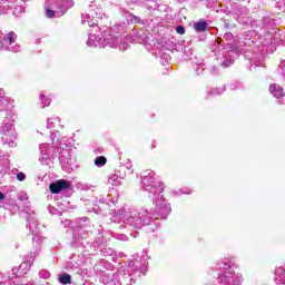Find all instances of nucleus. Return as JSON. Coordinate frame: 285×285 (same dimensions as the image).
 Segmentation results:
<instances>
[{"mask_svg": "<svg viewBox=\"0 0 285 285\" xmlns=\"http://www.w3.org/2000/svg\"><path fill=\"white\" fill-rule=\"evenodd\" d=\"M142 189L153 197L154 208L149 209H120L112 217L111 222L120 224L124 228L141 230L144 226L150 225L153 219H166L170 215V204L164 199V184L157 181L155 171L146 170L142 176Z\"/></svg>", "mask_w": 285, "mask_h": 285, "instance_id": "nucleus-1", "label": "nucleus"}, {"mask_svg": "<svg viewBox=\"0 0 285 285\" xmlns=\"http://www.w3.org/2000/svg\"><path fill=\"white\" fill-rule=\"evenodd\" d=\"M89 48H117L120 51L128 50V42L121 35L104 32L101 38L97 33H90L87 40Z\"/></svg>", "mask_w": 285, "mask_h": 285, "instance_id": "nucleus-2", "label": "nucleus"}, {"mask_svg": "<svg viewBox=\"0 0 285 285\" xmlns=\"http://www.w3.org/2000/svg\"><path fill=\"white\" fill-rule=\"evenodd\" d=\"M75 6L72 0H46L45 10L48 19L63 17Z\"/></svg>", "mask_w": 285, "mask_h": 285, "instance_id": "nucleus-3", "label": "nucleus"}, {"mask_svg": "<svg viewBox=\"0 0 285 285\" xmlns=\"http://www.w3.org/2000/svg\"><path fill=\"white\" fill-rule=\"evenodd\" d=\"M0 127L1 139L7 146H14L17 134L14 132V118L8 114Z\"/></svg>", "mask_w": 285, "mask_h": 285, "instance_id": "nucleus-4", "label": "nucleus"}, {"mask_svg": "<svg viewBox=\"0 0 285 285\" xmlns=\"http://www.w3.org/2000/svg\"><path fill=\"white\" fill-rule=\"evenodd\" d=\"M104 18V10L97 4H90L85 13L81 14V23H88L89 28H97L99 19Z\"/></svg>", "mask_w": 285, "mask_h": 285, "instance_id": "nucleus-5", "label": "nucleus"}, {"mask_svg": "<svg viewBox=\"0 0 285 285\" xmlns=\"http://www.w3.org/2000/svg\"><path fill=\"white\" fill-rule=\"evenodd\" d=\"M0 50L21 52V46L17 45V33L14 31H10L7 35L0 31Z\"/></svg>", "mask_w": 285, "mask_h": 285, "instance_id": "nucleus-6", "label": "nucleus"}, {"mask_svg": "<svg viewBox=\"0 0 285 285\" xmlns=\"http://www.w3.org/2000/svg\"><path fill=\"white\" fill-rule=\"evenodd\" d=\"M130 168H132V165L130 163H128L127 165H121L118 170H115L108 176V186H121V180L124 179L121 173H125L126 169L130 170Z\"/></svg>", "mask_w": 285, "mask_h": 285, "instance_id": "nucleus-7", "label": "nucleus"}, {"mask_svg": "<svg viewBox=\"0 0 285 285\" xmlns=\"http://www.w3.org/2000/svg\"><path fill=\"white\" fill-rule=\"evenodd\" d=\"M218 282L223 285H240L242 284V275L233 274V272H227V273L220 274L218 276Z\"/></svg>", "mask_w": 285, "mask_h": 285, "instance_id": "nucleus-8", "label": "nucleus"}, {"mask_svg": "<svg viewBox=\"0 0 285 285\" xmlns=\"http://www.w3.org/2000/svg\"><path fill=\"white\" fill-rule=\"evenodd\" d=\"M72 188V184L70 181L60 179L56 183L50 184L49 190L53 195H59V193H62V190H70Z\"/></svg>", "mask_w": 285, "mask_h": 285, "instance_id": "nucleus-9", "label": "nucleus"}, {"mask_svg": "<svg viewBox=\"0 0 285 285\" xmlns=\"http://www.w3.org/2000/svg\"><path fill=\"white\" fill-rule=\"evenodd\" d=\"M86 237H88V233L86 232V229L79 226L73 227V235H72L73 242L71 243L72 246H79V244H81V242H83Z\"/></svg>", "mask_w": 285, "mask_h": 285, "instance_id": "nucleus-10", "label": "nucleus"}, {"mask_svg": "<svg viewBox=\"0 0 285 285\" xmlns=\"http://www.w3.org/2000/svg\"><path fill=\"white\" fill-rule=\"evenodd\" d=\"M39 150L41 157L39 158V161L42 166H48L50 164V146L48 144H40Z\"/></svg>", "mask_w": 285, "mask_h": 285, "instance_id": "nucleus-11", "label": "nucleus"}, {"mask_svg": "<svg viewBox=\"0 0 285 285\" xmlns=\"http://www.w3.org/2000/svg\"><path fill=\"white\" fill-rule=\"evenodd\" d=\"M269 94L275 97V99H282V97H285L284 87L272 83L268 89Z\"/></svg>", "mask_w": 285, "mask_h": 285, "instance_id": "nucleus-12", "label": "nucleus"}, {"mask_svg": "<svg viewBox=\"0 0 285 285\" xmlns=\"http://www.w3.org/2000/svg\"><path fill=\"white\" fill-rule=\"evenodd\" d=\"M0 107L1 108H14V100L6 96V91L0 89Z\"/></svg>", "mask_w": 285, "mask_h": 285, "instance_id": "nucleus-13", "label": "nucleus"}, {"mask_svg": "<svg viewBox=\"0 0 285 285\" xmlns=\"http://www.w3.org/2000/svg\"><path fill=\"white\" fill-rule=\"evenodd\" d=\"M35 257H37V254H36V253H30L29 255H27V256L24 257L23 263L20 264L19 269H20V271H21V269H22V271H23V269L30 271V266H32V262H35Z\"/></svg>", "mask_w": 285, "mask_h": 285, "instance_id": "nucleus-14", "label": "nucleus"}, {"mask_svg": "<svg viewBox=\"0 0 285 285\" xmlns=\"http://www.w3.org/2000/svg\"><path fill=\"white\" fill-rule=\"evenodd\" d=\"M218 63H219V66H223L224 68H228V66H230L232 63H235V58H233V55L230 52H228L225 56L224 60L218 58Z\"/></svg>", "mask_w": 285, "mask_h": 285, "instance_id": "nucleus-15", "label": "nucleus"}, {"mask_svg": "<svg viewBox=\"0 0 285 285\" xmlns=\"http://www.w3.org/2000/svg\"><path fill=\"white\" fill-rule=\"evenodd\" d=\"M275 282L276 284H285V268L284 267H278L275 271Z\"/></svg>", "mask_w": 285, "mask_h": 285, "instance_id": "nucleus-16", "label": "nucleus"}, {"mask_svg": "<svg viewBox=\"0 0 285 285\" xmlns=\"http://www.w3.org/2000/svg\"><path fill=\"white\" fill-rule=\"evenodd\" d=\"M210 97H217L218 95H224L226 92V86L217 87V88H209L207 90Z\"/></svg>", "mask_w": 285, "mask_h": 285, "instance_id": "nucleus-17", "label": "nucleus"}, {"mask_svg": "<svg viewBox=\"0 0 285 285\" xmlns=\"http://www.w3.org/2000/svg\"><path fill=\"white\" fill-rule=\"evenodd\" d=\"M59 282L60 284H63V285L72 284V277L70 276V274L65 273L59 275Z\"/></svg>", "mask_w": 285, "mask_h": 285, "instance_id": "nucleus-18", "label": "nucleus"}, {"mask_svg": "<svg viewBox=\"0 0 285 285\" xmlns=\"http://www.w3.org/2000/svg\"><path fill=\"white\" fill-rule=\"evenodd\" d=\"M108 159L104 156H98L95 158V166L98 168H102V166H106Z\"/></svg>", "mask_w": 285, "mask_h": 285, "instance_id": "nucleus-19", "label": "nucleus"}, {"mask_svg": "<svg viewBox=\"0 0 285 285\" xmlns=\"http://www.w3.org/2000/svg\"><path fill=\"white\" fill-rule=\"evenodd\" d=\"M126 19H127L128 23H139V21H141V19H139V17H137L132 13H129V12L126 13Z\"/></svg>", "mask_w": 285, "mask_h": 285, "instance_id": "nucleus-20", "label": "nucleus"}, {"mask_svg": "<svg viewBox=\"0 0 285 285\" xmlns=\"http://www.w3.org/2000/svg\"><path fill=\"white\" fill-rule=\"evenodd\" d=\"M206 28H208V23L200 21L195 24L196 32H205Z\"/></svg>", "mask_w": 285, "mask_h": 285, "instance_id": "nucleus-21", "label": "nucleus"}, {"mask_svg": "<svg viewBox=\"0 0 285 285\" xmlns=\"http://www.w3.org/2000/svg\"><path fill=\"white\" fill-rule=\"evenodd\" d=\"M40 101L43 105V108H48V106H50L52 100L50 98L46 97V95L40 94Z\"/></svg>", "mask_w": 285, "mask_h": 285, "instance_id": "nucleus-22", "label": "nucleus"}, {"mask_svg": "<svg viewBox=\"0 0 285 285\" xmlns=\"http://www.w3.org/2000/svg\"><path fill=\"white\" fill-rule=\"evenodd\" d=\"M61 119L59 117L48 119L47 121V128H55V124L60 122Z\"/></svg>", "mask_w": 285, "mask_h": 285, "instance_id": "nucleus-23", "label": "nucleus"}, {"mask_svg": "<svg viewBox=\"0 0 285 285\" xmlns=\"http://www.w3.org/2000/svg\"><path fill=\"white\" fill-rule=\"evenodd\" d=\"M32 242L35 248H39V245L41 244V236H39V234L33 235Z\"/></svg>", "mask_w": 285, "mask_h": 285, "instance_id": "nucleus-24", "label": "nucleus"}, {"mask_svg": "<svg viewBox=\"0 0 285 285\" xmlns=\"http://www.w3.org/2000/svg\"><path fill=\"white\" fill-rule=\"evenodd\" d=\"M75 271L77 275H81V277H86V275H88V268L76 267Z\"/></svg>", "mask_w": 285, "mask_h": 285, "instance_id": "nucleus-25", "label": "nucleus"}, {"mask_svg": "<svg viewBox=\"0 0 285 285\" xmlns=\"http://www.w3.org/2000/svg\"><path fill=\"white\" fill-rule=\"evenodd\" d=\"M39 277H41V279H50V273L48 269H41L39 272Z\"/></svg>", "mask_w": 285, "mask_h": 285, "instance_id": "nucleus-26", "label": "nucleus"}, {"mask_svg": "<svg viewBox=\"0 0 285 285\" xmlns=\"http://www.w3.org/2000/svg\"><path fill=\"white\" fill-rule=\"evenodd\" d=\"M177 35H186V28L184 26L176 27Z\"/></svg>", "mask_w": 285, "mask_h": 285, "instance_id": "nucleus-27", "label": "nucleus"}, {"mask_svg": "<svg viewBox=\"0 0 285 285\" xmlns=\"http://www.w3.org/2000/svg\"><path fill=\"white\" fill-rule=\"evenodd\" d=\"M134 267H135V271H138V269H139L140 273H144V271H147L146 265L139 267V265H138L137 262L134 263Z\"/></svg>", "mask_w": 285, "mask_h": 285, "instance_id": "nucleus-28", "label": "nucleus"}, {"mask_svg": "<svg viewBox=\"0 0 285 285\" xmlns=\"http://www.w3.org/2000/svg\"><path fill=\"white\" fill-rule=\"evenodd\" d=\"M17 179H18V181H26V174L18 173L17 174Z\"/></svg>", "mask_w": 285, "mask_h": 285, "instance_id": "nucleus-29", "label": "nucleus"}, {"mask_svg": "<svg viewBox=\"0 0 285 285\" xmlns=\"http://www.w3.org/2000/svg\"><path fill=\"white\" fill-rule=\"evenodd\" d=\"M218 266H219V268H222V266H223L224 271H228V268H230V264H228L226 262L218 264Z\"/></svg>", "mask_w": 285, "mask_h": 285, "instance_id": "nucleus-30", "label": "nucleus"}, {"mask_svg": "<svg viewBox=\"0 0 285 285\" xmlns=\"http://www.w3.org/2000/svg\"><path fill=\"white\" fill-rule=\"evenodd\" d=\"M224 39H226L227 41H232V39H233V33L226 32V33L224 35Z\"/></svg>", "mask_w": 285, "mask_h": 285, "instance_id": "nucleus-31", "label": "nucleus"}, {"mask_svg": "<svg viewBox=\"0 0 285 285\" xmlns=\"http://www.w3.org/2000/svg\"><path fill=\"white\" fill-rule=\"evenodd\" d=\"M66 268H67V271H72V268H73L72 263H68V264L66 265Z\"/></svg>", "mask_w": 285, "mask_h": 285, "instance_id": "nucleus-32", "label": "nucleus"}, {"mask_svg": "<svg viewBox=\"0 0 285 285\" xmlns=\"http://www.w3.org/2000/svg\"><path fill=\"white\" fill-rule=\"evenodd\" d=\"M229 88L230 90H237V88H239V85H230Z\"/></svg>", "mask_w": 285, "mask_h": 285, "instance_id": "nucleus-33", "label": "nucleus"}, {"mask_svg": "<svg viewBox=\"0 0 285 285\" xmlns=\"http://www.w3.org/2000/svg\"><path fill=\"white\" fill-rule=\"evenodd\" d=\"M6 10H7L6 7L0 6V14H6Z\"/></svg>", "mask_w": 285, "mask_h": 285, "instance_id": "nucleus-34", "label": "nucleus"}, {"mask_svg": "<svg viewBox=\"0 0 285 285\" xmlns=\"http://www.w3.org/2000/svg\"><path fill=\"white\" fill-rule=\"evenodd\" d=\"M254 66L258 67V66H262V63H259V61L257 60H254Z\"/></svg>", "mask_w": 285, "mask_h": 285, "instance_id": "nucleus-35", "label": "nucleus"}, {"mask_svg": "<svg viewBox=\"0 0 285 285\" xmlns=\"http://www.w3.org/2000/svg\"><path fill=\"white\" fill-rule=\"evenodd\" d=\"M1 199H6V195L3 193H0V202Z\"/></svg>", "mask_w": 285, "mask_h": 285, "instance_id": "nucleus-36", "label": "nucleus"}, {"mask_svg": "<svg viewBox=\"0 0 285 285\" xmlns=\"http://www.w3.org/2000/svg\"><path fill=\"white\" fill-rule=\"evenodd\" d=\"M116 30H117V27H114V28H112V32H115Z\"/></svg>", "mask_w": 285, "mask_h": 285, "instance_id": "nucleus-37", "label": "nucleus"}, {"mask_svg": "<svg viewBox=\"0 0 285 285\" xmlns=\"http://www.w3.org/2000/svg\"><path fill=\"white\" fill-rule=\"evenodd\" d=\"M217 69L216 68H213V71L215 72Z\"/></svg>", "mask_w": 285, "mask_h": 285, "instance_id": "nucleus-38", "label": "nucleus"}, {"mask_svg": "<svg viewBox=\"0 0 285 285\" xmlns=\"http://www.w3.org/2000/svg\"><path fill=\"white\" fill-rule=\"evenodd\" d=\"M22 1H28V0H22Z\"/></svg>", "mask_w": 285, "mask_h": 285, "instance_id": "nucleus-39", "label": "nucleus"}]
</instances>
